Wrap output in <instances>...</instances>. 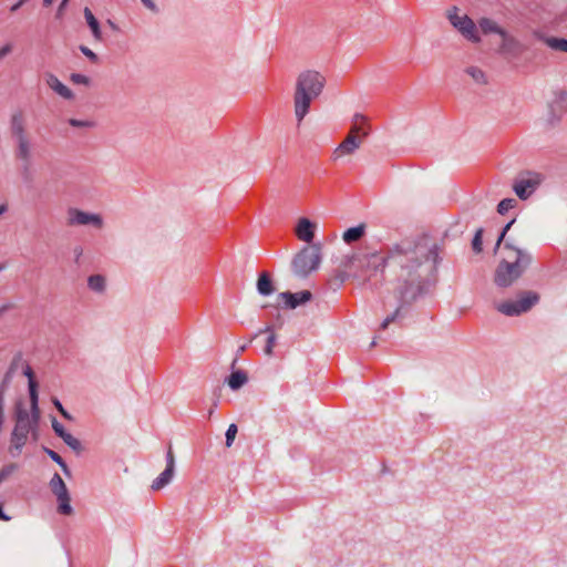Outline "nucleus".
<instances>
[{"instance_id": "nucleus-23", "label": "nucleus", "mask_w": 567, "mask_h": 567, "mask_svg": "<svg viewBox=\"0 0 567 567\" xmlns=\"http://www.w3.org/2000/svg\"><path fill=\"white\" fill-rule=\"evenodd\" d=\"M260 333H268V337H267V340H266V346L264 348V352L267 355H271L272 354V349L276 346V334L272 331V327L268 326L265 329L259 330L258 333L254 334L250 338L249 342L255 340Z\"/></svg>"}, {"instance_id": "nucleus-24", "label": "nucleus", "mask_w": 567, "mask_h": 567, "mask_svg": "<svg viewBox=\"0 0 567 567\" xmlns=\"http://www.w3.org/2000/svg\"><path fill=\"white\" fill-rule=\"evenodd\" d=\"M365 117L361 114H355L351 126L350 134L361 137L362 141L368 136L369 131L364 127Z\"/></svg>"}, {"instance_id": "nucleus-50", "label": "nucleus", "mask_w": 567, "mask_h": 567, "mask_svg": "<svg viewBox=\"0 0 567 567\" xmlns=\"http://www.w3.org/2000/svg\"><path fill=\"white\" fill-rule=\"evenodd\" d=\"M60 414H61L64 419H66V420H71V419H72V417H71V415H70V413H69L65 409H63L62 411H60Z\"/></svg>"}, {"instance_id": "nucleus-15", "label": "nucleus", "mask_w": 567, "mask_h": 567, "mask_svg": "<svg viewBox=\"0 0 567 567\" xmlns=\"http://www.w3.org/2000/svg\"><path fill=\"white\" fill-rule=\"evenodd\" d=\"M47 84L60 96L72 100L74 97L73 92L65 86L54 74L47 75Z\"/></svg>"}, {"instance_id": "nucleus-3", "label": "nucleus", "mask_w": 567, "mask_h": 567, "mask_svg": "<svg viewBox=\"0 0 567 567\" xmlns=\"http://www.w3.org/2000/svg\"><path fill=\"white\" fill-rule=\"evenodd\" d=\"M326 78L318 71H302L296 80L293 109L298 123L309 113L311 103L321 95L326 86Z\"/></svg>"}, {"instance_id": "nucleus-22", "label": "nucleus", "mask_w": 567, "mask_h": 567, "mask_svg": "<svg viewBox=\"0 0 567 567\" xmlns=\"http://www.w3.org/2000/svg\"><path fill=\"white\" fill-rule=\"evenodd\" d=\"M248 381V375L244 370L233 371L228 377V385L231 390L236 391L244 386Z\"/></svg>"}, {"instance_id": "nucleus-4", "label": "nucleus", "mask_w": 567, "mask_h": 567, "mask_svg": "<svg viewBox=\"0 0 567 567\" xmlns=\"http://www.w3.org/2000/svg\"><path fill=\"white\" fill-rule=\"evenodd\" d=\"M10 133L17 143L16 157L25 163V169L31 158V144L25 132V117L21 110L16 111L10 118Z\"/></svg>"}, {"instance_id": "nucleus-33", "label": "nucleus", "mask_w": 567, "mask_h": 567, "mask_svg": "<svg viewBox=\"0 0 567 567\" xmlns=\"http://www.w3.org/2000/svg\"><path fill=\"white\" fill-rule=\"evenodd\" d=\"M63 442L70 446L73 451L80 452L82 450L81 442L75 439L73 435H71L69 432L62 437Z\"/></svg>"}, {"instance_id": "nucleus-2", "label": "nucleus", "mask_w": 567, "mask_h": 567, "mask_svg": "<svg viewBox=\"0 0 567 567\" xmlns=\"http://www.w3.org/2000/svg\"><path fill=\"white\" fill-rule=\"evenodd\" d=\"M505 256L497 264L493 281L498 288H508L524 276L534 262L530 251L519 248L511 240L503 244Z\"/></svg>"}, {"instance_id": "nucleus-42", "label": "nucleus", "mask_w": 567, "mask_h": 567, "mask_svg": "<svg viewBox=\"0 0 567 567\" xmlns=\"http://www.w3.org/2000/svg\"><path fill=\"white\" fill-rule=\"evenodd\" d=\"M63 484H64V481L62 480V477L58 473H54V475L52 476V478L49 483V486H50L51 492H53V491H55V488L61 487Z\"/></svg>"}, {"instance_id": "nucleus-12", "label": "nucleus", "mask_w": 567, "mask_h": 567, "mask_svg": "<svg viewBox=\"0 0 567 567\" xmlns=\"http://www.w3.org/2000/svg\"><path fill=\"white\" fill-rule=\"evenodd\" d=\"M278 298L284 301L286 308L296 309L297 307L310 301L312 293L309 290H302L299 292L285 291L280 292Z\"/></svg>"}, {"instance_id": "nucleus-1", "label": "nucleus", "mask_w": 567, "mask_h": 567, "mask_svg": "<svg viewBox=\"0 0 567 567\" xmlns=\"http://www.w3.org/2000/svg\"><path fill=\"white\" fill-rule=\"evenodd\" d=\"M437 246H427L424 241L403 239L385 250H360L346 256L337 270L340 284L353 277L377 285L383 279L385 267L393 272L396 281L394 289L400 302L393 313L381 323L384 330L393 323L406 306H411L420 296L426 292L431 278L439 264Z\"/></svg>"}, {"instance_id": "nucleus-36", "label": "nucleus", "mask_w": 567, "mask_h": 567, "mask_svg": "<svg viewBox=\"0 0 567 567\" xmlns=\"http://www.w3.org/2000/svg\"><path fill=\"white\" fill-rule=\"evenodd\" d=\"M238 432V427L235 423L230 424L226 431V446L230 447L235 441L236 434Z\"/></svg>"}, {"instance_id": "nucleus-21", "label": "nucleus", "mask_w": 567, "mask_h": 567, "mask_svg": "<svg viewBox=\"0 0 567 567\" xmlns=\"http://www.w3.org/2000/svg\"><path fill=\"white\" fill-rule=\"evenodd\" d=\"M175 470L165 467V470L153 481L152 489L159 491L171 483L174 477Z\"/></svg>"}, {"instance_id": "nucleus-10", "label": "nucleus", "mask_w": 567, "mask_h": 567, "mask_svg": "<svg viewBox=\"0 0 567 567\" xmlns=\"http://www.w3.org/2000/svg\"><path fill=\"white\" fill-rule=\"evenodd\" d=\"M31 427H34L31 422L16 421L14 429L11 433V450L14 449L18 453L21 452L27 443Z\"/></svg>"}, {"instance_id": "nucleus-57", "label": "nucleus", "mask_w": 567, "mask_h": 567, "mask_svg": "<svg viewBox=\"0 0 567 567\" xmlns=\"http://www.w3.org/2000/svg\"><path fill=\"white\" fill-rule=\"evenodd\" d=\"M4 267H6V265H4V264H0V271H1V270H3V269H4Z\"/></svg>"}, {"instance_id": "nucleus-44", "label": "nucleus", "mask_w": 567, "mask_h": 567, "mask_svg": "<svg viewBox=\"0 0 567 567\" xmlns=\"http://www.w3.org/2000/svg\"><path fill=\"white\" fill-rule=\"evenodd\" d=\"M141 2L147 8L150 9L151 11L153 12H157L158 11V8L156 6V3L153 1V0H141Z\"/></svg>"}, {"instance_id": "nucleus-29", "label": "nucleus", "mask_w": 567, "mask_h": 567, "mask_svg": "<svg viewBox=\"0 0 567 567\" xmlns=\"http://www.w3.org/2000/svg\"><path fill=\"white\" fill-rule=\"evenodd\" d=\"M14 421L31 422L29 411L24 408L21 401H18L14 405Z\"/></svg>"}, {"instance_id": "nucleus-9", "label": "nucleus", "mask_w": 567, "mask_h": 567, "mask_svg": "<svg viewBox=\"0 0 567 567\" xmlns=\"http://www.w3.org/2000/svg\"><path fill=\"white\" fill-rule=\"evenodd\" d=\"M68 224L73 225H93L96 228L103 226V220L100 215L86 213L78 208H69Z\"/></svg>"}, {"instance_id": "nucleus-27", "label": "nucleus", "mask_w": 567, "mask_h": 567, "mask_svg": "<svg viewBox=\"0 0 567 567\" xmlns=\"http://www.w3.org/2000/svg\"><path fill=\"white\" fill-rule=\"evenodd\" d=\"M87 286L95 292H103L105 289V278L102 275H91L87 279Z\"/></svg>"}, {"instance_id": "nucleus-40", "label": "nucleus", "mask_w": 567, "mask_h": 567, "mask_svg": "<svg viewBox=\"0 0 567 567\" xmlns=\"http://www.w3.org/2000/svg\"><path fill=\"white\" fill-rule=\"evenodd\" d=\"M52 429L55 435L60 439L64 437V435L68 433L64 426L55 417H52Z\"/></svg>"}, {"instance_id": "nucleus-28", "label": "nucleus", "mask_w": 567, "mask_h": 567, "mask_svg": "<svg viewBox=\"0 0 567 567\" xmlns=\"http://www.w3.org/2000/svg\"><path fill=\"white\" fill-rule=\"evenodd\" d=\"M544 41L553 50L567 53V39L549 37V38H544Z\"/></svg>"}, {"instance_id": "nucleus-7", "label": "nucleus", "mask_w": 567, "mask_h": 567, "mask_svg": "<svg viewBox=\"0 0 567 567\" xmlns=\"http://www.w3.org/2000/svg\"><path fill=\"white\" fill-rule=\"evenodd\" d=\"M460 9L452 7L446 11V18L454 29H456L464 39L472 43H480L482 41L478 28L467 14L460 16Z\"/></svg>"}, {"instance_id": "nucleus-25", "label": "nucleus", "mask_w": 567, "mask_h": 567, "mask_svg": "<svg viewBox=\"0 0 567 567\" xmlns=\"http://www.w3.org/2000/svg\"><path fill=\"white\" fill-rule=\"evenodd\" d=\"M56 499H58V512H59V514L69 516V515H71L73 513V508H72V506L70 504L71 497H70L69 493H66L64 495H58Z\"/></svg>"}, {"instance_id": "nucleus-58", "label": "nucleus", "mask_w": 567, "mask_h": 567, "mask_svg": "<svg viewBox=\"0 0 567 567\" xmlns=\"http://www.w3.org/2000/svg\"><path fill=\"white\" fill-rule=\"evenodd\" d=\"M377 344L375 340L371 342V347H374Z\"/></svg>"}, {"instance_id": "nucleus-55", "label": "nucleus", "mask_w": 567, "mask_h": 567, "mask_svg": "<svg viewBox=\"0 0 567 567\" xmlns=\"http://www.w3.org/2000/svg\"><path fill=\"white\" fill-rule=\"evenodd\" d=\"M68 1L69 0H62L59 10H61L68 3Z\"/></svg>"}, {"instance_id": "nucleus-52", "label": "nucleus", "mask_w": 567, "mask_h": 567, "mask_svg": "<svg viewBox=\"0 0 567 567\" xmlns=\"http://www.w3.org/2000/svg\"><path fill=\"white\" fill-rule=\"evenodd\" d=\"M7 210H8L7 204H1L0 205V215L4 214Z\"/></svg>"}, {"instance_id": "nucleus-47", "label": "nucleus", "mask_w": 567, "mask_h": 567, "mask_svg": "<svg viewBox=\"0 0 567 567\" xmlns=\"http://www.w3.org/2000/svg\"><path fill=\"white\" fill-rule=\"evenodd\" d=\"M11 517H9L4 512H3V505L2 503H0V520H3V522H8L10 520Z\"/></svg>"}, {"instance_id": "nucleus-39", "label": "nucleus", "mask_w": 567, "mask_h": 567, "mask_svg": "<svg viewBox=\"0 0 567 567\" xmlns=\"http://www.w3.org/2000/svg\"><path fill=\"white\" fill-rule=\"evenodd\" d=\"M68 122L73 127H93L94 126V122L87 121V120L70 118Z\"/></svg>"}, {"instance_id": "nucleus-16", "label": "nucleus", "mask_w": 567, "mask_h": 567, "mask_svg": "<svg viewBox=\"0 0 567 567\" xmlns=\"http://www.w3.org/2000/svg\"><path fill=\"white\" fill-rule=\"evenodd\" d=\"M362 143L361 137H357L353 134H349L344 141L337 147L334 154H352L360 147Z\"/></svg>"}, {"instance_id": "nucleus-11", "label": "nucleus", "mask_w": 567, "mask_h": 567, "mask_svg": "<svg viewBox=\"0 0 567 567\" xmlns=\"http://www.w3.org/2000/svg\"><path fill=\"white\" fill-rule=\"evenodd\" d=\"M502 43L499 45V52L504 55H509L513 58L519 56L525 48L514 35L509 34L506 30L501 35Z\"/></svg>"}, {"instance_id": "nucleus-43", "label": "nucleus", "mask_w": 567, "mask_h": 567, "mask_svg": "<svg viewBox=\"0 0 567 567\" xmlns=\"http://www.w3.org/2000/svg\"><path fill=\"white\" fill-rule=\"evenodd\" d=\"M166 467L175 470V456L172 450V445L168 446L166 452Z\"/></svg>"}, {"instance_id": "nucleus-31", "label": "nucleus", "mask_w": 567, "mask_h": 567, "mask_svg": "<svg viewBox=\"0 0 567 567\" xmlns=\"http://www.w3.org/2000/svg\"><path fill=\"white\" fill-rule=\"evenodd\" d=\"M517 205V200L515 198H504L497 205V213L499 215H505L509 209L514 208Z\"/></svg>"}, {"instance_id": "nucleus-14", "label": "nucleus", "mask_w": 567, "mask_h": 567, "mask_svg": "<svg viewBox=\"0 0 567 567\" xmlns=\"http://www.w3.org/2000/svg\"><path fill=\"white\" fill-rule=\"evenodd\" d=\"M30 399V411L29 417H31V424L33 426L39 427L41 411L39 408V391L34 389V384L31 385V393H29Z\"/></svg>"}, {"instance_id": "nucleus-38", "label": "nucleus", "mask_w": 567, "mask_h": 567, "mask_svg": "<svg viewBox=\"0 0 567 567\" xmlns=\"http://www.w3.org/2000/svg\"><path fill=\"white\" fill-rule=\"evenodd\" d=\"M70 80L74 84H83V85H89L91 82L89 76H86L84 74H80V73H72L70 76Z\"/></svg>"}, {"instance_id": "nucleus-6", "label": "nucleus", "mask_w": 567, "mask_h": 567, "mask_svg": "<svg viewBox=\"0 0 567 567\" xmlns=\"http://www.w3.org/2000/svg\"><path fill=\"white\" fill-rule=\"evenodd\" d=\"M540 300L538 292L533 290H522L517 293L515 300H507L497 306V310L508 317L519 316L529 311Z\"/></svg>"}, {"instance_id": "nucleus-48", "label": "nucleus", "mask_w": 567, "mask_h": 567, "mask_svg": "<svg viewBox=\"0 0 567 567\" xmlns=\"http://www.w3.org/2000/svg\"><path fill=\"white\" fill-rule=\"evenodd\" d=\"M39 427H31L30 429V433H31V436H32V440L33 441H38V437H39V431H38Z\"/></svg>"}, {"instance_id": "nucleus-53", "label": "nucleus", "mask_w": 567, "mask_h": 567, "mask_svg": "<svg viewBox=\"0 0 567 567\" xmlns=\"http://www.w3.org/2000/svg\"><path fill=\"white\" fill-rule=\"evenodd\" d=\"M559 99L564 102L567 99V92H561Z\"/></svg>"}, {"instance_id": "nucleus-46", "label": "nucleus", "mask_w": 567, "mask_h": 567, "mask_svg": "<svg viewBox=\"0 0 567 567\" xmlns=\"http://www.w3.org/2000/svg\"><path fill=\"white\" fill-rule=\"evenodd\" d=\"M52 493H53L55 496H58V495H64V494L69 493V491H68V487H66V485H65V483H64L61 487L55 488V491H53Z\"/></svg>"}, {"instance_id": "nucleus-37", "label": "nucleus", "mask_w": 567, "mask_h": 567, "mask_svg": "<svg viewBox=\"0 0 567 567\" xmlns=\"http://www.w3.org/2000/svg\"><path fill=\"white\" fill-rule=\"evenodd\" d=\"M17 468H18V465L16 463H10V464L4 465L0 470V483H2L4 480H7Z\"/></svg>"}, {"instance_id": "nucleus-51", "label": "nucleus", "mask_w": 567, "mask_h": 567, "mask_svg": "<svg viewBox=\"0 0 567 567\" xmlns=\"http://www.w3.org/2000/svg\"><path fill=\"white\" fill-rule=\"evenodd\" d=\"M247 347H248L247 344H243V346H240V347L238 348V350H237V355L243 354V353L247 350Z\"/></svg>"}, {"instance_id": "nucleus-45", "label": "nucleus", "mask_w": 567, "mask_h": 567, "mask_svg": "<svg viewBox=\"0 0 567 567\" xmlns=\"http://www.w3.org/2000/svg\"><path fill=\"white\" fill-rule=\"evenodd\" d=\"M29 0H18L14 4L10 7V12L16 13L22 6H24Z\"/></svg>"}, {"instance_id": "nucleus-8", "label": "nucleus", "mask_w": 567, "mask_h": 567, "mask_svg": "<svg viewBox=\"0 0 567 567\" xmlns=\"http://www.w3.org/2000/svg\"><path fill=\"white\" fill-rule=\"evenodd\" d=\"M540 183V174L524 172L515 178L513 189L519 199L525 200L537 189Z\"/></svg>"}, {"instance_id": "nucleus-20", "label": "nucleus", "mask_w": 567, "mask_h": 567, "mask_svg": "<svg viewBox=\"0 0 567 567\" xmlns=\"http://www.w3.org/2000/svg\"><path fill=\"white\" fill-rule=\"evenodd\" d=\"M364 234H365V225L361 224V225H358L355 227L348 228L343 233L342 239L348 245H351V244H353L355 241H359L364 236Z\"/></svg>"}, {"instance_id": "nucleus-26", "label": "nucleus", "mask_w": 567, "mask_h": 567, "mask_svg": "<svg viewBox=\"0 0 567 567\" xmlns=\"http://www.w3.org/2000/svg\"><path fill=\"white\" fill-rule=\"evenodd\" d=\"M44 453L53 461L55 462L63 471V473L66 475V476H71V471L68 466V464L65 463V461L53 450L49 449V447H45L43 446L42 447Z\"/></svg>"}, {"instance_id": "nucleus-5", "label": "nucleus", "mask_w": 567, "mask_h": 567, "mask_svg": "<svg viewBox=\"0 0 567 567\" xmlns=\"http://www.w3.org/2000/svg\"><path fill=\"white\" fill-rule=\"evenodd\" d=\"M321 259L319 245L303 247L291 261L292 271L297 277L306 278L311 271L319 268Z\"/></svg>"}, {"instance_id": "nucleus-13", "label": "nucleus", "mask_w": 567, "mask_h": 567, "mask_svg": "<svg viewBox=\"0 0 567 567\" xmlns=\"http://www.w3.org/2000/svg\"><path fill=\"white\" fill-rule=\"evenodd\" d=\"M316 224L307 217H301L296 226V236L305 241L311 243L315 237Z\"/></svg>"}, {"instance_id": "nucleus-49", "label": "nucleus", "mask_w": 567, "mask_h": 567, "mask_svg": "<svg viewBox=\"0 0 567 567\" xmlns=\"http://www.w3.org/2000/svg\"><path fill=\"white\" fill-rule=\"evenodd\" d=\"M52 402H53L54 406L56 408V410H58L59 412H60V411H62V410L64 409V408H63V405H62V403H61L56 398H54V399L52 400Z\"/></svg>"}, {"instance_id": "nucleus-19", "label": "nucleus", "mask_w": 567, "mask_h": 567, "mask_svg": "<svg viewBox=\"0 0 567 567\" xmlns=\"http://www.w3.org/2000/svg\"><path fill=\"white\" fill-rule=\"evenodd\" d=\"M83 13H84L85 21H86L94 39L96 41H102L103 37H102V31L100 28L99 20L94 17L93 12L87 7L84 8Z\"/></svg>"}, {"instance_id": "nucleus-34", "label": "nucleus", "mask_w": 567, "mask_h": 567, "mask_svg": "<svg viewBox=\"0 0 567 567\" xmlns=\"http://www.w3.org/2000/svg\"><path fill=\"white\" fill-rule=\"evenodd\" d=\"M23 374L28 378V383H29V393H31V385L34 384V389L38 390L39 389V384H38V381L35 379V375H34V372L32 370V368L27 364L24 367V370H23Z\"/></svg>"}, {"instance_id": "nucleus-30", "label": "nucleus", "mask_w": 567, "mask_h": 567, "mask_svg": "<svg viewBox=\"0 0 567 567\" xmlns=\"http://www.w3.org/2000/svg\"><path fill=\"white\" fill-rule=\"evenodd\" d=\"M483 235H484L483 228H478L474 234L471 246L475 254H480L483 250Z\"/></svg>"}, {"instance_id": "nucleus-41", "label": "nucleus", "mask_w": 567, "mask_h": 567, "mask_svg": "<svg viewBox=\"0 0 567 567\" xmlns=\"http://www.w3.org/2000/svg\"><path fill=\"white\" fill-rule=\"evenodd\" d=\"M79 49L92 63L99 62L97 54L94 53L90 48H87L86 45H80Z\"/></svg>"}, {"instance_id": "nucleus-32", "label": "nucleus", "mask_w": 567, "mask_h": 567, "mask_svg": "<svg viewBox=\"0 0 567 567\" xmlns=\"http://www.w3.org/2000/svg\"><path fill=\"white\" fill-rule=\"evenodd\" d=\"M466 73L470 76H472L475 82L482 83V84L486 83L485 73L481 69H478L476 66H468L466 69Z\"/></svg>"}, {"instance_id": "nucleus-18", "label": "nucleus", "mask_w": 567, "mask_h": 567, "mask_svg": "<svg viewBox=\"0 0 567 567\" xmlns=\"http://www.w3.org/2000/svg\"><path fill=\"white\" fill-rule=\"evenodd\" d=\"M477 28H478V31L481 30L483 32V34H485V35L491 34V33H496L501 37L503 34V32L505 31V29L499 27L494 20H492L489 18H481L478 20Z\"/></svg>"}, {"instance_id": "nucleus-54", "label": "nucleus", "mask_w": 567, "mask_h": 567, "mask_svg": "<svg viewBox=\"0 0 567 567\" xmlns=\"http://www.w3.org/2000/svg\"><path fill=\"white\" fill-rule=\"evenodd\" d=\"M52 2H53V0H43V6L49 7L52 4Z\"/></svg>"}, {"instance_id": "nucleus-17", "label": "nucleus", "mask_w": 567, "mask_h": 567, "mask_svg": "<svg viewBox=\"0 0 567 567\" xmlns=\"http://www.w3.org/2000/svg\"><path fill=\"white\" fill-rule=\"evenodd\" d=\"M257 290L261 296H269L275 291L274 282L267 271H262L257 280Z\"/></svg>"}, {"instance_id": "nucleus-56", "label": "nucleus", "mask_w": 567, "mask_h": 567, "mask_svg": "<svg viewBox=\"0 0 567 567\" xmlns=\"http://www.w3.org/2000/svg\"><path fill=\"white\" fill-rule=\"evenodd\" d=\"M107 23L110 24V27L112 29H114V30L116 29V25L111 20H107Z\"/></svg>"}, {"instance_id": "nucleus-35", "label": "nucleus", "mask_w": 567, "mask_h": 567, "mask_svg": "<svg viewBox=\"0 0 567 567\" xmlns=\"http://www.w3.org/2000/svg\"><path fill=\"white\" fill-rule=\"evenodd\" d=\"M515 220H516V219H515V218H513L512 220H509V221H508V223L503 227V229H502V231H501V234H499V236H498V238H497V240H496V244H495V250H497V249L501 247L502 243H505V241H506V239H505L506 234L508 233V230L511 229V227L513 226V224L515 223Z\"/></svg>"}, {"instance_id": "nucleus-59", "label": "nucleus", "mask_w": 567, "mask_h": 567, "mask_svg": "<svg viewBox=\"0 0 567 567\" xmlns=\"http://www.w3.org/2000/svg\"><path fill=\"white\" fill-rule=\"evenodd\" d=\"M3 310H4V308H3V309H0V315L2 313V311H3Z\"/></svg>"}]
</instances>
